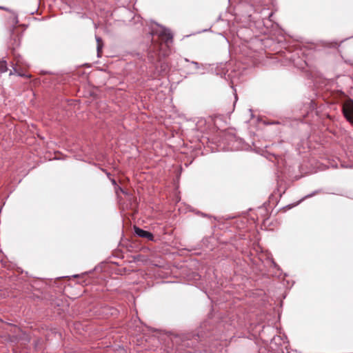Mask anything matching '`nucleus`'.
<instances>
[{
    "label": "nucleus",
    "instance_id": "f257e3e1",
    "mask_svg": "<svg viewBox=\"0 0 353 353\" xmlns=\"http://www.w3.org/2000/svg\"><path fill=\"white\" fill-rule=\"evenodd\" d=\"M152 34H157L162 40L165 41L166 45L172 42L173 35L169 29L161 26H157L155 30H152Z\"/></svg>",
    "mask_w": 353,
    "mask_h": 353
},
{
    "label": "nucleus",
    "instance_id": "f03ea898",
    "mask_svg": "<svg viewBox=\"0 0 353 353\" xmlns=\"http://www.w3.org/2000/svg\"><path fill=\"white\" fill-rule=\"evenodd\" d=\"M343 112L347 120L350 123H353V100H347L343 104Z\"/></svg>",
    "mask_w": 353,
    "mask_h": 353
},
{
    "label": "nucleus",
    "instance_id": "7ed1b4c3",
    "mask_svg": "<svg viewBox=\"0 0 353 353\" xmlns=\"http://www.w3.org/2000/svg\"><path fill=\"white\" fill-rule=\"evenodd\" d=\"M134 232L137 236L140 237L145 238L150 241H153L154 239V236L151 232L145 231L137 226H134Z\"/></svg>",
    "mask_w": 353,
    "mask_h": 353
},
{
    "label": "nucleus",
    "instance_id": "20e7f679",
    "mask_svg": "<svg viewBox=\"0 0 353 353\" xmlns=\"http://www.w3.org/2000/svg\"><path fill=\"white\" fill-rule=\"evenodd\" d=\"M96 41H97V53H98V56H99V53L102 49V47H103V43H102V39L101 38H100L99 37H97L96 36Z\"/></svg>",
    "mask_w": 353,
    "mask_h": 353
},
{
    "label": "nucleus",
    "instance_id": "39448f33",
    "mask_svg": "<svg viewBox=\"0 0 353 353\" xmlns=\"http://www.w3.org/2000/svg\"><path fill=\"white\" fill-rule=\"evenodd\" d=\"M8 70L7 63L5 60L0 61V72H4Z\"/></svg>",
    "mask_w": 353,
    "mask_h": 353
},
{
    "label": "nucleus",
    "instance_id": "423d86ee",
    "mask_svg": "<svg viewBox=\"0 0 353 353\" xmlns=\"http://www.w3.org/2000/svg\"><path fill=\"white\" fill-rule=\"evenodd\" d=\"M192 64L194 65L196 68H199V63H197L196 61H192Z\"/></svg>",
    "mask_w": 353,
    "mask_h": 353
},
{
    "label": "nucleus",
    "instance_id": "0eeeda50",
    "mask_svg": "<svg viewBox=\"0 0 353 353\" xmlns=\"http://www.w3.org/2000/svg\"><path fill=\"white\" fill-rule=\"evenodd\" d=\"M314 194H315V193L314 192V193H312V194H307V195H306V196L304 197V199L311 197V196H313Z\"/></svg>",
    "mask_w": 353,
    "mask_h": 353
},
{
    "label": "nucleus",
    "instance_id": "6e6552de",
    "mask_svg": "<svg viewBox=\"0 0 353 353\" xmlns=\"http://www.w3.org/2000/svg\"><path fill=\"white\" fill-rule=\"evenodd\" d=\"M234 95H235V99H236V98H237L236 94L235 93Z\"/></svg>",
    "mask_w": 353,
    "mask_h": 353
},
{
    "label": "nucleus",
    "instance_id": "1a4fd4ad",
    "mask_svg": "<svg viewBox=\"0 0 353 353\" xmlns=\"http://www.w3.org/2000/svg\"><path fill=\"white\" fill-rule=\"evenodd\" d=\"M1 9H6L5 8L3 7H0Z\"/></svg>",
    "mask_w": 353,
    "mask_h": 353
}]
</instances>
